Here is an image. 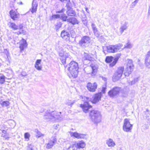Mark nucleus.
I'll use <instances>...</instances> for the list:
<instances>
[{"instance_id": "nucleus-44", "label": "nucleus", "mask_w": 150, "mask_h": 150, "mask_svg": "<svg viewBox=\"0 0 150 150\" xmlns=\"http://www.w3.org/2000/svg\"><path fill=\"white\" fill-rule=\"evenodd\" d=\"M71 36L73 38H74L76 37L75 32L74 31H71Z\"/></svg>"}, {"instance_id": "nucleus-41", "label": "nucleus", "mask_w": 150, "mask_h": 150, "mask_svg": "<svg viewBox=\"0 0 150 150\" xmlns=\"http://www.w3.org/2000/svg\"><path fill=\"white\" fill-rule=\"evenodd\" d=\"M93 30L95 35L97 37L98 36L99 34L96 28L93 29Z\"/></svg>"}, {"instance_id": "nucleus-46", "label": "nucleus", "mask_w": 150, "mask_h": 150, "mask_svg": "<svg viewBox=\"0 0 150 150\" xmlns=\"http://www.w3.org/2000/svg\"><path fill=\"white\" fill-rule=\"evenodd\" d=\"M139 1V0H135V1L132 3V5L135 6Z\"/></svg>"}, {"instance_id": "nucleus-5", "label": "nucleus", "mask_w": 150, "mask_h": 150, "mask_svg": "<svg viewBox=\"0 0 150 150\" xmlns=\"http://www.w3.org/2000/svg\"><path fill=\"white\" fill-rule=\"evenodd\" d=\"M80 98L84 102L83 104L80 105V107L82 108L84 112L86 113L88 112V109L92 107V106L89 105L88 102L89 98L82 96H81Z\"/></svg>"}, {"instance_id": "nucleus-29", "label": "nucleus", "mask_w": 150, "mask_h": 150, "mask_svg": "<svg viewBox=\"0 0 150 150\" xmlns=\"http://www.w3.org/2000/svg\"><path fill=\"white\" fill-rule=\"evenodd\" d=\"M75 102L76 101L75 100H68L66 101L65 104L71 107Z\"/></svg>"}, {"instance_id": "nucleus-4", "label": "nucleus", "mask_w": 150, "mask_h": 150, "mask_svg": "<svg viewBox=\"0 0 150 150\" xmlns=\"http://www.w3.org/2000/svg\"><path fill=\"white\" fill-rule=\"evenodd\" d=\"M57 51L59 56L61 57L60 59L62 64H64L66 61L69 62L71 59V57L67 53L65 52L64 49L62 47H59Z\"/></svg>"}, {"instance_id": "nucleus-56", "label": "nucleus", "mask_w": 150, "mask_h": 150, "mask_svg": "<svg viewBox=\"0 0 150 150\" xmlns=\"http://www.w3.org/2000/svg\"><path fill=\"white\" fill-rule=\"evenodd\" d=\"M6 131H5V130H3L2 131V132L3 133H5V134L6 133Z\"/></svg>"}, {"instance_id": "nucleus-21", "label": "nucleus", "mask_w": 150, "mask_h": 150, "mask_svg": "<svg viewBox=\"0 0 150 150\" xmlns=\"http://www.w3.org/2000/svg\"><path fill=\"white\" fill-rule=\"evenodd\" d=\"M106 144L109 147H114L116 144L113 139L109 138L106 140Z\"/></svg>"}, {"instance_id": "nucleus-26", "label": "nucleus", "mask_w": 150, "mask_h": 150, "mask_svg": "<svg viewBox=\"0 0 150 150\" xmlns=\"http://www.w3.org/2000/svg\"><path fill=\"white\" fill-rule=\"evenodd\" d=\"M75 144L76 145V146L77 149L80 148H83L85 147L86 146V144L85 143L82 141H79L78 142L76 143Z\"/></svg>"}, {"instance_id": "nucleus-64", "label": "nucleus", "mask_w": 150, "mask_h": 150, "mask_svg": "<svg viewBox=\"0 0 150 150\" xmlns=\"http://www.w3.org/2000/svg\"><path fill=\"white\" fill-rule=\"evenodd\" d=\"M21 4H22V2H21Z\"/></svg>"}, {"instance_id": "nucleus-43", "label": "nucleus", "mask_w": 150, "mask_h": 150, "mask_svg": "<svg viewBox=\"0 0 150 150\" xmlns=\"http://www.w3.org/2000/svg\"><path fill=\"white\" fill-rule=\"evenodd\" d=\"M86 17V15H83V17L84 19H82V21L83 23L85 25H87V22L86 21V19L85 18Z\"/></svg>"}, {"instance_id": "nucleus-58", "label": "nucleus", "mask_w": 150, "mask_h": 150, "mask_svg": "<svg viewBox=\"0 0 150 150\" xmlns=\"http://www.w3.org/2000/svg\"><path fill=\"white\" fill-rule=\"evenodd\" d=\"M103 79L105 81H106V79L105 78H104V79Z\"/></svg>"}, {"instance_id": "nucleus-6", "label": "nucleus", "mask_w": 150, "mask_h": 150, "mask_svg": "<svg viewBox=\"0 0 150 150\" xmlns=\"http://www.w3.org/2000/svg\"><path fill=\"white\" fill-rule=\"evenodd\" d=\"M122 46V44L119 43L114 45H110L105 47V48L107 52L113 53L118 51Z\"/></svg>"}, {"instance_id": "nucleus-17", "label": "nucleus", "mask_w": 150, "mask_h": 150, "mask_svg": "<svg viewBox=\"0 0 150 150\" xmlns=\"http://www.w3.org/2000/svg\"><path fill=\"white\" fill-rule=\"evenodd\" d=\"M102 96L101 92L95 94L91 99V102L93 103H96L100 100Z\"/></svg>"}, {"instance_id": "nucleus-2", "label": "nucleus", "mask_w": 150, "mask_h": 150, "mask_svg": "<svg viewBox=\"0 0 150 150\" xmlns=\"http://www.w3.org/2000/svg\"><path fill=\"white\" fill-rule=\"evenodd\" d=\"M78 69V63L74 61H71L68 65L67 69L73 78L77 76Z\"/></svg>"}, {"instance_id": "nucleus-1", "label": "nucleus", "mask_w": 150, "mask_h": 150, "mask_svg": "<svg viewBox=\"0 0 150 150\" xmlns=\"http://www.w3.org/2000/svg\"><path fill=\"white\" fill-rule=\"evenodd\" d=\"M44 118L47 121H51L55 122H59L62 120L63 117L61 115V112L55 111H51L47 110L45 112Z\"/></svg>"}, {"instance_id": "nucleus-60", "label": "nucleus", "mask_w": 150, "mask_h": 150, "mask_svg": "<svg viewBox=\"0 0 150 150\" xmlns=\"http://www.w3.org/2000/svg\"><path fill=\"white\" fill-rule=\"evenodd\" d=\"M81 12L82 13H83V10H81Z\"/></svg>"}, {"instance_id": "nucleus-40", "label": "nucleus", "mask_w": 150, "mask_h": 150, "mask_svg": "<svg viewBox=\"0 0 150 150\" xmlns=\"http://www.w3.org/2000/svg\"><path fill=\"white\" fill-rule=\"evenodd\" d=\"M84 58L86 60H87L89 61H90L91 60V57L89 55L87 54H85L84 56Z\"/></svg>"}, {"instance_id": "nucleus-11", "label": "nucleus", "mask_w": 150, "mask_h": 150, "mask_svg": "<svg viewBox=\"0 0 150 150\" xmlns=\"http://www.w3.org/2000/svg\"><path fill=\"white\" fill-rule=\"evenodd\" d=\"M91 42L90 38L87 36L83 37L79 42V45L83 47H86Z\"/></svg>"}, {"instance_id": "nucleus-39", "label": "nucleus", "mask_w": 150, "mask_h": 150, "mask_svg": "<svg viewBox=\"0 0 150 150\" xmlns=\"http://www.w3.org/2000/svg\"><path fill=\"white\" fill-rule=\"evenodd\" d=\"M5 81V76L3 75H0V83H3Z\"/></svg>"}, {"instance_id": "nucleus-20", "label": "nucleus", "mask_w": 150, "mask_h": 150, "mask_svg": "<svg viewBox=\"0 0 150 150\" xmlns=\"http://www.w3.org/2000/svg\"><path fill=\"white\" fill-rule=\"evenodd\" d=\"M61 36L64 40L68 41L70 38V35L69 33L65 30H63L61 34Z\"/></svg>"}, {"instance_id": "nucleus-16", "label": "nucleus", "mask_w": 150, "mask_h": 150, "mask_svg": "<svg viewBox=\"0 0 150 150\" xmlns=\"http://www.w3.org/2000/svg\"><path fill=\"white\" fill-rule=\"evenodd\" d=\"M70 135L71 137H74L77 139H84L86 138V135L78 133L76 132H69Z\"/></svg>"}, {"instance_id": "nucleus-33", "label": "nucleus", "mask_w": 150, "mask_h": 150, "mask_svg": "<svg viewBox=\"0 0 150 150\" xmlns=\"http://www.w3.org/2000/svg\"><path fill=\"white\" fill-rule=\"evenodd\" d=\"M0 104L3 106L7 107L10 105V103L8 101H1L0 102Z\"/></svg>"}, {"instance_id": "nucleus-53", "label": "nucleus", "mask_w": 150, "mask_h": 150, "mask_svg": "<svg viewBox=\"0 0 150 150\" xmlns=\"http://www.w3.org/2000/svg\"><path fill=\"white\" fill-rule=\"evenodd\" d=\"M63 10H62L60 11H56V12L57 13H62L63 12Z\"/></svg>"}, {"instance_id": "nucleus-23", "label": "nucleus", "mask_w": 150, "mask_h": 150, "mask_svg": "<svg viewBox=\"0 0 150 150\" xmlns=\"http://www.w3.org/2000/svg\"><path fill=\"white\" fill-rule=\"evenodd\" d=\"M27 46V44L25 40L22 39L20 42L19 47L21 51L23 50Z\"/></svg>"}, {"instance_id": "nucleus-42", "label": "nucleus", "mask_w": 150, "mask_h": 150, "mask_svg": "<svg viewBox=\"0 0 150 150\" xmlns=\"http://www.w3.org/2000/svg\"><path fill=\"white\" fill-rule=\"evenodd\" d=\"M37 132V134L36 137H40L44 136V134L41 133L40 132L38 131V130H36Z\"/></svg>"}, {"instance_id": "nucleus-13", "label": "nucleus", "mask_w": 150, "mask_h": 150, "mask_svg": "<svg viewBox=\"0 0 150 150\" xmlns=\"http://www.w3.org/2000/svg\"><path fill=\"white\" fill-rule=\"evenodd\" d=\"M119 57H117L114 59L112 57H107L105 59V61L107 63L111 62L113 59V62L110 63V66L111 67L114 66L116 63L119 59Z\"/></svg>"}, {"instance_id": "nucleus-49", "label": "nucleus", "mask_w": 150, "mask_h": 150, "mask_svg": "<svg viewBox=\"0 0 150 150\" xmlns=\"http://www.w3.org/2000/svg\"><path fill=\"white\" fill-rule=\"evenodd\" d=\"M135 83L134 82V80L132 81L129 82V84L131 85H133L135 84Z\"/></svg>"}, {"instance_id": "nucleus-37", "label": "nucleus", "mask_w": 150, "mask_h": 150, "mask_svg": "<svg viewBox=\"0 0 150 150\" xmlns=\"http://www.w3.org/2000/svg\"><path fill=\"white\" fill-rule=\"evenodd\" d=\"M30 135L28 132H26L24 134V138L26 141H28L29 139Z\"/></svg>"}, {"instance_id": "nucleus-7", "label": "nucleus", "mask_w": 150, "mask_h": 150, "mask_svg": "<svg viewBox=\"0 0 150 150\" xmlns=\"http://www.w3.org/2000/svg\"><path fill=\"white\" fill-rule=\"evenodd\" d=\"M133 125L130 123L129 119L128 118L125 119L123 121L122 127L123 130L125 132H130L132 128Z\"/></svg>"}, {"instance_id": "nucleus-38", "label": "nucleus", "mask_w": 150, "mask_h": 150, "mask_svg": "<svg viewBox=\"0 0 150 150\" xmlns=\"http://www.w3.org/2000/svg\"><path fill=\"white\" fill-rule=\"evenodd\" d=\"M62 24L61 22L57 23L55 25V29L57 31L62 27Z\"/></svg>"}, {"instance_id": "nucleus-34", "label": "nucleus", "mask_w": 150, "mask_h": 150, "mask_svg": "<svg viewBox=\"0 0 150 150\" xmlns=\"http://www.w3.org/2000/svg\"><path fill=\"white\" fill-rule=\"evenodd\" d=\"M10 27L14 30H17L18 28V26L13 23H10Z\"/></svg>"}, {"instance_id": "nucleus-28", "label": "nucleus", "mask_w": 150, "mask_h": 150, "mask_svg": "<svg viewBox=\"0 0 150 150\" xmlns=\"http://www.w3.org/2000/svg\"><path fill=\"white\" fill-rule=\"evenodd\" d=\"M23 27V26L22 24H20L18 26V28L20 29V30L18 32L16 33L17 34H25V32L22 29Z\"/></svg>"}, {"instance_id": "nucleus-51", "label": "nucleus", "mask_w": 150, "mask_h": 150, "mask_svg": "<svg viewBox=\"0 0 150 150\" xmlns=\"http://www.w3.org/2000/svg\"><path fill=\"white\" fill-rule=\"evenodd\" d=\"M145 56L150 57V50L147 52V54Z\"/></svg>"}, {"instance_id": "nucleus-27", "label": "nucleus", "mask_w": 150, "mask_h": 150, "mask_svg": "<svg viewBox=\"0 0 150 150\" xmlns=\"http://www.w3.org/2000/svg\"><path fill=\"white\" fill-rule=\"evenodd\" d=\"M67 21L68 22L71 23L73 25L78 24L79 23L78 21L74 17H71L67 19Z\"/></svg>"}, {"instance_id": "nucleus-22", "label": "nucleus", "mask_w": 150, "mask_h": 150, "mask_svg": "<svg viewBox=\"0 0 150 150\" xmlns=\"http://www.w3.org/2000/svg\"><path fill=\"white\" fill-rule=\"evenodd\" d=\"M53 18H61L64 21H66L67 20V16H66L65 14H56L52 16Z\"/></svg>"}, {"instance_id": "nucleus-3", "label": "nucleus", "mask_w": 150, "mask_h": 150, "mask_svg": "<svg viewBox=\"0 0 150 150\" xmlns=\"http://www.w3.org/2000/svg\"><path fill=\"white\" fill-rule=\"evenodd\" d=\"M89 117L92 121L97 125L101 121V116L100 112L95 110H91L89 113Z\"/></svg>"}, {"instance_id": "nucleus-47", "label": "nucleus", "mask_w": 150, "mask_h": 150, "mask_svg": "<svg viewBox=\"0 0 150 150\" xmlns=\"http://www.w3.org/2000/svg\"><path fill=\"white\" fill-rule=\"evenodd\" d=\"M106 89V88L105 87H103L102 88V92L103 93H105V91Z\"/></svg>"}, {"instance_id": "nucleus-54", "label": "nucleus", "mask_w": 150, "mask_h": 150, "mask_svg": "<svg viewBox=\"0 0 150 150\" xmlns=\"http://www.w3.org/2000/svg\"><path fill=\"white\" fill-rule=\"evenodd\" d=\"M37 10H31V12L32 13H33L34 12H36Z\"/></svg>"}, {"instance_id": "nucleus-24", "label": "nucleus", "mask_w": 150, "mask_h": 150, "mask_svg": "<svg viewBox=\"0 0 150 150\" xmlns=\"http://www.w3.org/2000/svg\"><path fill=\"white\" fill-rule=\"evenodd\" d=\"M41 59H37L35 64V68L39 71L42 70V67L41 64Z\"/></svg>"}, {"instance_id": "nucleus-62", "label": "nucleus", "mask_w": 150, "mask_h": 150, "mask_svg": "<svg viewBox=\"0 0 150 150\" xmlns=\"http://www.w3.org/2000/svg\"><path fill=\"white\" fill-rule=\"evenodd\" d=\"M119 150H122L121 148H120Z\"/></svg>"}, {"instance_id": "nucleus-12", "label": "nucleus", "mask_w": 150, "mask_h": 150, "mask_svg": "<svg viewBox=\"0 0 150 150\" xmlns=\"http://www.w3.org/2000/svg\"><path fill=\"white\" fill-rule=\"evenodd\" d=\"M57 141L55 136H52L49 140L46 146V148L48 149L52 148L55 145Z\"/></svg>"}, {"instance_id": "nucleus-25", "label": "nucleus", "mask_w": 150, "mask_h": 150, "mask_svg": "<svg viewBox=\"0 0 150 150\" xmlns=\"http://www.w3.org/2000/svg\"><path fill=\"white\" fill-rule=\"evenodd\" d=\"M144 63L146 68L150 69V57L145 56Z\"/></svg>"}, {"instance_id": "nucleus-32", "label": "nucleus", "mask_w": 150, "mask_h": 150, "mask_svg": "<svg viewBox=\"0 0 150 150\" xmlns=\"http://www.w3.org/2000/svg\"><path fill=\"white\" fill-rule=\"evenodd\" d=\"M76 146L75 143L71 145L67 149V150H76L77 148Z\"/></svg>"}, {"instance_id": "nucleus-57", "label": "nucleus", "mask_w": 150, "mask_h": 150, "mask_svg": "<svg viewBox=\"0 0 150 150\" xmlns=\"http://www.w3.org/2000/svg\"><path fill=\"white\" fill-rule=\"evenodd\" d=\"M12 122L14 124V126H15V122L14 121H12Z\"/></svg>"}, {"instance_id": "nucleus-61", "label": "nucleus", "mask_w": 150, "mask_h": 150, "mask_svg": "<svg viewBox=\"0 0 150 150\" xmlns=\"http://www.w3.org/2000/svg\"><path fill=\"white\" fill-rule=\"evenodd\" d=\"M149 111V110H148L147 109V110H146V111H147V112H148V111Z\"/></svg>"}, {"instance_id": "nucleus-8", "label": "nucleus", "mask_w": 150, "mask_h": 150, "mask_svg": "<svg viewBox=\"0 0 150 150\" xmlns=\"http://www.w3.org/2000/svg\"><path fill=\"white\" fill-rule=\"evenodd\" d=\"M124 71V67H120L118 68L112 77V79L114 81H115L119 80L121 78Z\"/></svg>"}, {"instance_id": "nucleus-10", "label": "nucleus", "mask_w": 150, "mask_h": 150, "mask_svg": "<svg viewBox=\"0 0 150 150\" xmlns=\"http://www.w3.org/2000/svg\"><path fill=\"white\" fill-rule=\"evenodd\" d=\"M85 73L88 74H90L92 76H95L96 74L97 68L95 66L88 67L84 69Z\"/></svg>"}, {"instance_id": "nucleus-48", "label": "nucleus", "mask_w": 150, "mask_h": 150, "mask_svg": "<svg viewBox=\"0 0 150 150\" xmlns=\"http://www.w3.org/2000/svg\"><path fill=\"white\" fill-rule=\"evenodd\" d=\"M21 75L23 76H25L27 75L25 71H23L21 74Z\"/></svg>"}, {"instance_id": "nucleus-63", "label": "nucleus", "mask_w": 150, "mask_h": 150, "mask_svg": "<svg viewBox=\"0 0 150 150\" xmlns=\"http://www.w3.org/2000/svg\"><path fill=\"white\" fill-rule=\"evenodd\" d=\"M89 10H86V11L87 12H88V11H88Z\"/></svg>"}, {"instance_id": "nucleus-55", "label": "nucleus", "mask_w": 150, "mask_h": 150, "mask_svg": "<svg viewBox=\"0 0 150 150\" xmlns=\"http://www.w3.org/2000/svg\"><path fill=\"white\" fill-rule=\"evenodd\" d=\"M146 118L149 121V122H150V120H149V116H146Z\"/></svg>"}, {"instance_id": "nucleus-45", "label": "nucleus", "mask_w": 150, "mask_h": 150, "mask_svg": "<svg viewBox=\"0 0 150 150\" xmlns=\"http://www.w3.org/2000/svg\"><path fill=\"white\" fill-rule=\"evenodd\" d=\"M28 148L30 149L28 150H33V146L32 144L28 145Z\"/></svg>"}, {"instance_id": "nucleus-31", "label": "nucleus", "mask_w": 150, "mask_h": 150, "mask_svg": "<svg viewBox=\"0 0 150 150\" xmlns=\"http://www.w3.org/2000/svg\"><path fill=\"white\" fill-rule=\"evenodd\" d=\"M67 13L69 16H75L76 15V13L74 10H67Z\"/></svg>"}, {"instance_id": "nucleus-50", "label": "nucleus", "mask_w": 150, "mask_h": 150, "mask_svg": "<svg viewBox=\"0 0 150 150\" xmlns=\"http://www.w3.org/2000/svg\"><path fill=\"white\" fill-rule=\"evenodd\" d=\"M91 27L93 30L96 28L95 25L93 23L92 24Z\"/></svg>"}, {"instance_id": "nucleus-59", "label": "nucleus", "mask_w": 150, "mask_h": 150, "mask_svg": "<svg viewBox=\"0 0 150 150\" xmlns=\"http://www.w3.org/2000/svg\"><path fill=\"white\" fill-rule=\"evenodd\" d=\"M59 125H56V127H57V128H58V127H59Z\"/></svg>"}, {"instance_id": "nucleus-18", "label": "nucleus", "mask_w": 150, "mask_h": 150, "mask_svg": "<svg viewBox=\"0 0 150 150\" xmlns=\"http://www.w3.org/2000/svg\"><path fill=\"white\" fill-rule=\"evenodd\" d=\"M128 23L127 22H125L123 24L121 25L119 28L120 32L118 33L119 35L122 34L123 32L127 29L128 27Z\"/></svg>"}, {"instance_id": "nucleus-30", "label": "nucleus", "mask_w": 150, "mask_h": 150, "mask_svg": "<svg viewBox=\"0 0 150 150\" xmlns=\"http://www.w3.org/2000/svg\"><path fill=\"white\" fill-rule=\"evenodd\" d=\"M62 2L67 3L66 6L68 9H71L70 0H59Z\"/></svg>"}, {"instance_id": "nucleus-14", "label": "nucleus", "mask_w": 150, "mask_h": 150, "mask_svg": "<svg viewBox=\"0 0 150 150\" xmlns=\"http://www.w3.org/2000/svg\"><path fill=\"white\" fill-rule=\"evenodd\" d=\"M88 90L91 92L95 91L97 88V85L96 82L92 83L91 82H88L86 86Z\"/></svg>"}, {"instance_id": "nucleus-35", "label": "nucleus", "mask_w": 150, "mask_h": 150, "mask_svg": "<svg viewBox=\"0 0 150 150\" xmlns=\"http://www.w3.org/2000/svg\"><path fill=\"white\" fill-rule=\"evenodd\" d=\"M37 6V3L36 1L34 0L32 3V9H36Z\"/></svg>"}, {"instance_id": "nucleus-52", "label": "nucleus", "mask_w": 150, "mask_h": 150, "mask_svg": "<svg viewBox=\"0 0 150 150\" xmlns=\"http://www.w3.org/2000/svg\"><path fill=\"white\" fill-rule=\"evenodd\" d=\"M134 82L136 83V82H137L138 81L139 78L138 77L135 78L134 79Z\"/></svg>"}, {"instance_id": "nucleus-36", "label": "nucleus", "mask_w": 150, "mask_h": 150, "mask_svg": "<svg viewBox=\"0 0 150 150\" xmlns=\"http://www.w3.org/2000/svg\"><path fill=\"white\" fill-rule=\"evenodd\" d=\"M132 44L129 42L128 41L125 45L124 48L130 49L132 47Z\"/></svg>"}, {"instance_id": "nucleus-19", "label": "nucleus", "mask_w": 150, "mask_h": 150, "mask_svg": "<svg viewBox=\"0 0 150 150\" xmlns=\"http://www.w3.org/2000/svg\"><path fill=\"white\" fill-rule=\"evenodd\" d=\"M17 10H11L10 12V14L11 18L13 20L18 18L19 14L17 11Z\"/></svg>"}, {"instance_id": "nucleus-15", "label": "nucleus", "mask_w": 150, "mask_h": 150, "mask_svg": "<svg viewBox=\"0 0 150 150\" xmlns=\"http://www.w3.org/2000/svg\"><path fill=\"white\" fill-rule=\"evenodd\" d=\"M120 90V88L119 87L114 88L108 92V95L111 97H113L118 94Z\"/></svg>"}, {"instance_id": "nucleus-9", "label": "nucleus", "mask_w": 150, "mask_h": 150, "mask_svg": "<svg viewBox=\"0 0 150 150\" xmlns=\"http://www.w3.org/2000/svg\"><path fill=\"white\" fill-rule=\"evenodd\" d=\"M134 65L132 60L129 59L128 60L127 68L124 73L125 76H128L131 74L132 71L133 70Z\"/></svg>"}]
</instances>
